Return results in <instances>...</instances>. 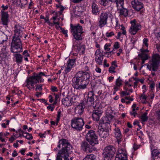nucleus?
Here are the masks:
<instances>
[{
  "instance_id": "f257e3e1",
  "label": "nucleus",
  "mask_w": 160,
  "mask_h": 160,
  "mask_svg": "<svg viewBox=\"0 0 160 160\" xmlns=\"http://www.w3.org/2000/svg\"><path fill=\"white\" fill-rule=\"evenodd\" d=\"M91 76L88 67L85 66L84 70L78 72L73 78L72 80L73 88L78 90L87 88Z\"/></svg>"
},
{
  "instance_id": "f03ea898",
  "label": "nucleus",
  "mask_w": 160,
  "mask_h": 160,
  "mask_svg": "<svg viewBox=\"0 0 160 160\" xmlns=\"http://www.w3.org/2000/svg\"><path fill=\"white\" fill-rule=\"evenodd\" d=\"M14 28L10 50L12 53L22 52L23 50L20 38L22 37L24 28L19 25H15Z\"/></svg>"
},
{
  "instance_id": "7ed1b4c3",
  "label": "nucleus",
  "mask_w": 160,
  "mask_h": 160,
  "mask_svg": "<svg viewBox=\"0 0 160 160\" xmlns=\"http://www.w3.org/2000/svg\"><path fill=\"white\" fill-rule=\"evenodd\" d=\"M58 147L61 150L58 151L56 160H68L69 153L71 152L72 147L69 141L65 139H61L58 142Z\"/></svg>"
},
{
  "instance_id": "20e7f679",
  "label": "nucleus",
  "mask_w": 160,
  "mask_h": 160,
  "mask_svg": "<svg viewBox=\"0 0 160 160\" xmlns=\"http://www.w3.org/2000/svg\"><path fill=\"white\" fill-rule=\"evenodd\" d=\"M160 64V55L158 54H153L151 60L148 63L145 64L150 71L155 72L157 71Z\"/></svg>"
},
{
  "instance_id": "39448f33",
  "label": "nucleus",
  "mask_w": 160,
  "mask_h": 160,
  "mask_svg": "<svg viewBox=\"0 0 160 160\" xmlns=\"http://www.w3.org/2000/svg\"><path fill=\"white\" fill-rule=\"evenodd\" d=\"M71 32L74 38L77 41L82 40L83 39L82 34L84 32L83 31V28L79 24L73 25L70 24Z\"/></svg>"
},
{
  "instance_id": "423d86ee",
  "label": "nucleus",
  "mask_w": 160,
  "mask_h": 160,
  "mask_svg": "<svg viewBox=\"0 0 160 160\" xmlns=\"http://www.w3.org/2000/svg\"><path fill=\"white\" fill-rule=\"evenodd\" d=\"M103 151L104 160H110L114 155L116 150L113 146L109 145L106 147Z\"/></svg>"
},
{
  "instance_id": "0eeeda50",
  "label": "nucleus",
  "mask_w": 160,
  "mask_h": 160,
  "mask_svg": "<svg viewBox=\"0 0 160 160\" xmlns=\"http://www.w3.org/2000/svg\"><path fill=\"white\" fill-rule=\"evenodd\" d=\"M84 124L83 120L82 118L74 117L71 120L72 128L77 131L82 130Z\"/></svg>"
},
{
  "instance_id": "6e6552de",
  "label": "nucleus",
  "mask_w": 160,
  "mask_h": 160,
  "mask_svg": "<svg viewBox=\"0 0 160 160\" xmlns=\"http://www.w3.org/2000/svg\"><path fill=\"white\" fill-rule=\"evenodd\" d=\"M85 137L86 140L91 146H94L98 143V136L95 132L92 130L89 131L86 134Z\"/></svg>"
},
{
  "instance_id": "1a4fd4ad",
  "label": "nucleus",
  "mask_w": 160,
  "mask_h": 160,
  "mask_svg": "<svg viewBox=\"0 0 160 160\" xmlns=\"http://www.w3.org/2000/svg\"><path fill=\"white\" fill-rule=\"evenodd\" d=\"M130 23L131 25L129 29V32L131 34L134 35L136 34L138 31L141 29L142 27L141 25L139 23H137L135 19L131 21Z\"/></svg>"
},
{
  "instance_id": "9d476101",
  "label": "nucleus",
  "mask_w": 160,
  "mask_h": 160,
  "mask_svg": "<svg viewBox=\"0 0 160 160\" xmlns=\"http://www.w3.org/2000/svg\"><path fill=\"white\" fill-rule=\"evenodd\" d=\"M108 14L107 12L102 13L98 18V26L102 28L107 23Z\"/></svg>"
},
{
  "instance_id": "9b49d317",
  "label": "nucleus",
  "mask_w": 160,
  "mask_h": 160,
  "mask_svg": "<svg viewBox=\"0 0 160 160\" xmlns=\"http://www.w3.org/2000/svg\"><path fill=\"white\" fill-rule=\"evenodd\" d=\"M126 151L124 148H120L117 152L115 160H128Z\"/></svg>"
},
{
  "instance_id": "f8f14e48",
  "label": "nucleus",
  "mask_w": 160,
  "mask_h": 160,
  "mask_svg": "<svg viewBox=\"0 0 160 160\" xmlns=\"http://www.w3.org/2000/svg\"><path fill=\"white\" fill-rule=\"evenodd\" d=\"M27 83L26 86L29 90H31L32 88H34L35 87L34 85L35 84L39 82L37 79L35 78V77L32 76H31L27 79L26 81Z\"/></svg>"
},
{
  "instance_id": "ddd939ff",
  "label": "nucleus",
  "mask_w": 160,
  "mask_h": 160,
  "mask_svg": "<svg viewBox=\"0 0 160 160\" xmlns=\"http://www.w3.org/2000/svg\"><path fill=\"white\" fill-rule=\"evenodd\" d=\"M131 4L133 8L137 11H140L144 7V5L141 0H132Z\"/></svg>"
},
{
  "instance_id": "4468645a",
  "label": "nucleus",
  "mask_w": 160,
  "mask_h": 160,
  "mask_svg": "<svg viewBox=\"0 0 160 160\" xmlns=\"http://www.w3.org/2000/svg\"><path fill=\"white\" fill-rule=\"evenodd\" d=\"M93 146L90 145L86 141H82L81 143V148L84 152L87 153L92 152L94 150Z\"/></svg>"
},
{
  "instance_id": "2eb2a0df",
  "label": "nucleus",
  "mask_w": 160,
  "mask_h": 160,
  "mask_svg": "<svg viewBox=\"0 0 160 160\" xmlns=\"http://www.w3.org/2000/svg\"><path fill=\"white\" fill-rule=\"evenodd\" d=\"M1 19L2 23L4 25H7L8 24L9 16L8 12L1 11Z\"/></svg>"
},
{
  "instance_id": "dca6fc26",
  "label": "nucleus",
  "mask_w": 160,
  "mask_h": 160,
  "mask_svg": "<svg viewBox=\"0 0 160 160\" xmlns=\"http://www.w3.org/2000/svg\"><path fill=\"white\" fill-rule=\"evenodd\" d=\"M75 60L74 59H69L67 62L68 65L64 70L65 73L69 72L72 68L75 62Z\"/></svg>"
},
{
  "instance_id": "f3484780",
  "label": "nucleus",
  "mask_w": 160,
  "mask_h": 160,
  "mask_svg": "<svg viewBox=\"0 0 160 160\" xmlns=\"http://www.w3.org/2000/svg\"><path fill=\"white\" fill-rule=\"evenodd\" d=\"M97 52V50L96 52V56L95 60L97 64L101 65L102 64L103 58V57L104 55H103L102 53L101 54L100 52H99V53L97 54L96 53Z\"/></svg>"
},
{
  "instance_id": "a211bd4d",
  "label": "nucleus",
  "mask_w": 160,
  "mask_h": 160,
  "mask_svg": "<svg viewBox=\"0 0 160 160\" xmlns=\"http://www.w3.org/2000/svg\"><path fill=\"white\" fill-rule=\"evenodd\" d=\"M115 137L117 138L118 143L120 142V139L122 137V135L120 129L118 127H116L114 129Z\"/></svg>"
},
{
  "instance_id": "6ab92c4d",
  "label": "nucleus",
  "mask_w": 160,
  "mask_h": 160,
  "mask_svg": "<svg viewBox=\"0 0 160 160\" xmlns=\"http://www.w3.org/2000/svg\"><path fill=\"white\" fill-rule=\"evenodd\" d=\"M92 11L94 15H98L99 13L98 6L94 2H93L91 6Z\"/></svg>"
},
{
  "instance_id": "aec40b11",
  "label": "nucleus",
  "mask_w": 160,
  "mask_h": 160,
  "mask_svg": "<svg viewBox=\"0 0 160 160\" xmlns=\"http://www.w3.org/2000/svg\"><path fill=\"white\" fill-rule=\"evenodd\" d=\"M85 108L84 103H81L75 108V111H77L79 114H82Z\"/></svg>"
},
{
  "instance_id": "412c9836",
  "label": "nucleus",
  "mask_w": 160,
  "mask_h": 160,
  "mask_svg": "<svg viewBox=\"0 0 160 160\" xmlns=\"http://www.w3.org/2000/svg\"><path fill=\"white\" fill-rule=\"evenodd\" d=\"M99 136L101 138H105L109 135V133L108 131H104L102 128L98 131Z\"/></svg>"
},
{
  "instance_id": "4be33fe9",
  "label": "nucleus",
  "mask_w": 160,
  "mask_h": 160,
  "mask_svg": "<svg viewBox=\"0 0 160 160\" xmlns=\"http://www.w3.org/2000/svg\"><path fill=\"white\" fill-rule=\"evenodd\" d=\"M20 52L16 53V54L13 55L14 57L15 58L16 62L18 63H21L23 60L22 56L19 53Z\"/></svg>"
},
{
  "instance_id": "5701e85b",
  "label": "nucleus",
  "mask_w": 160,
  "mask_h": 160,
  "mask_svg": "<svg viewBox=\"0 0 160 160\" xmlns=\"http://www.w3.org/2000/svg\"><path fill=\"white\" fill-rule=\"evenodd\" d=\"M7 54L6 53L3 52L0 53V64H6V60Z\"/></svg>"
},
{
  "instance_id": "b1692460",
  "label": "nucleus",
  "mask_w": 160,
  "mask_h": 160,
  "mask_svg": "<svg viewBox=\"0 0 160 160\" xmlns=\"http://www.w3.org/2000/svg\"><path fill=\"white\" fill-rule=\"evenodd\" d=\"M121 8L120 9H118V10L119 11L120 15H123L126 17L128 15V11L127 9L124 8L123 5L120 6Z\"/></svg>"
},
{
  "instance_id": "393cba45",
  "label": "nucleus",
  "mask_w": 160,
  "mask_h": 160,
  "mask_svg": "<svg viewBox=\"0 0 160 160\" xmlns=\"http://www.w3.org/2000/svg\"><path fill=\"white\" fill-rule=\"evenodd\" d=\"M8 39L7 36L3 32L0 31V44L2 43Z\"/></svg>"
},
{
  "instance_id": "a878e982",
  "label": "nucleus",
  "mask_w": 160,
  "mask_h": 160,
  "mask_svg": "<svg viewBox=\"0 0 160 160\" xmlns=\"http://www.w3.org/2000/svg\"><path fill=\"white\" fill-rule=\"evenodd\" d=\"M62 102V104L65 106H68L71 105V100H69V98L68 97L63 98Z\"/></svg>"
},
{
  "instance_id": "bb28decb",
  "label": "nucleus",
  "mask_w": 160,
  "mask_h": 160,
  "mask_svg": "<svg viewBox=\"0 0 160 160\" xmlns=\"http://www.w3.org/2000/svg\"><path fill=\"white\" fill-rule=\"evenodd\" d=\"M112 3H115L118 9L119 6H122L123 5L124 0H112L111 1Z\"/></svg>"
},
{
  "instance_id": "cd10ccee",
  "label": "nucleus",
  "mask_w": 160,
  "mask_h": 160,
  "mask_svg": "<svg viewBox=\"0 0 160 160\" xmlns=\"http://www.w3.org/2000/svg\"><path fill=\"white\" fill-rule=\"evenodd\" d=\"M96 100L94 98H87L86 104L88 106H92L93 107L95 106L94 104Z\"/></svg>"
},
{
  "instance_id": "c85d7f7f",
  "label": "nucleus",
  "mask_w": 160,
  "mask_h": 160,
  "mask_svg": "<svg viewBox=\"0 0 160 160\" xmlns=\"http://www.w3.org/2000/svg\"><path fill=\"white\" fill-rule=\"evenodd\" d=\"M160 154V152L157 149H154L152 151L151 155L152 158H158L159 155Z\"/></svg>"
},
{
  "instance_id": "c756f323",
  "label": "nucleus",
  "mask_w": 160,
  "mask_h": 160,
  "mask_svg": "<svg viewBox=\"0 0 160 160\" xmlns=\"http://www.w3.org/2000/svg\"><path fill=\"white\" fill-rule=\"evenodd\" d=\"M96 156L92 154L87 155L83 159V160H96Z\"/></svg>"
},
{
  "instance_id": "7c9ffc66",
  "label": "nucleus",
  "mask_w": 160,
  "mask_h": 160,
  "mask_svg": "<svg viewBox=\"0 0 160 160\" xmlns=\"http://www.w3.org/2000/svg\"><path fill=\"white\" fill-rule=\"evenodd\" d=\"M112 0H101L99 2V3L104 6H106L109 5L110 2Z\"/></svg>"
},
{
  "instance_id": "2f4dec72",
  "label": "nucleus",
  "mask_w": 160,
  "mask_h": 160,
  "mask_svg": "<svg viewBox=\"0 0 160 160\" xmlns=\"http://www.w3.org/2000/svg\"><path fill=\"white\" fill-rule=\"evenodd\" d=\"M147 115L148 113L147 112H145L141 116L140 118L143 122H145L148 120V117Z\"/></svg>"
},
{
  "instance_id": "473e14b6",
  "label": "nucleus",
  "mask_w": 160,
  "mask_h": 160,
  "mask_svg": "<svg viewBox=\"0 0 160 160\" xmlns=\"http://www.w3.org/2000/svg\"><path fill=\"white\" fill-rule=\"evenodd\" d=\"M138 56L141 58V59H144L147 60L149 58V56L148 54L146 53H140L138 54Z\"/></svg>"
},
{
  "instance_id": "72a5a7b5",
  "label": "nucleus",
  "mask_w": 160,
  "mask_h": 160,
  "mask_svg": "<svg viewBox=\"0 0 160 160\" xmlns=\"http://www.w3.org/2000/svg\"><path fill=\"white\" fill-rule=\"evenodd\" d=\"M101 123L104 124L108 122H110L108 118L106 116L102 117L100 120Z\"/></svg>"
},
{
  "instance_id": "f704fd0d",
  "label": "nucleus",
  "mask_w": 160,
  "mask_h": 160,
  "mask_svg": "<svg viewBox=\"0 0 160 160\" xmlns=\"http://www.w3.org/2000/svg\"><path fill=\"white\" fill-rule=\"evenodd\" d=\"M120 77H119L116 79L115 82V85L121 87L122 84V81L120 78Z\"/></svg>"
},
{
  "instance_id": "c9c22d12",
  "label": "nucleus",
  "mask_w": 160,
  "mask_h": 160,
  "mask_svg": "<svg viewBox=\"0 0 160 160\" xmlns=\"http://www.w3.org/2000/svg\"><path fill=\"white\" fill-rule=\"evenodd\" d=\"M41 75L46 76V75L43 72H41L39 74H37L36 75H33L32 76L35 77V78L37 79L39 81V80L41 77Z\"/></svg>"
},
{
  "instance_id": "e433bc0d",
  "label": "nucleus",
  "mask_w": 160,
  "mask_h": 160,
  "mask_svg": "<svg viewBox=\"0 0 160 160\" xmlns=\"http://www.w3.org/2000/svg\"><path fill=\"white\" fill-rule=\"evenodd\" d=\"M96 97L95 96L93 91H89L88 94L87 98H94V97Z\"/></svg>"
},
{
  "instance_id": "4c0bfd02",
  "label": "nucleus",
  "mask_w": 160,
  "mask_h": 160,
  "mask_svg": "<svg viewBox=\"0 0 160 160\" xmlns=\"http://www.w3.org/2000/svg\"><path fill=\"white\" fill-rule=\"evenodd\" d=\"M36 88L35 89V90L36 91H41L42 90V87L43 85L42 84H36L35 85Z\"/></svg>"
},
{
  "instance_id": "58836bf2",
  "label": "nucleus",
  "mask_w": 160,
  "mask_h": 160,
  "mask_svg": "<svg viewBox=\"0 0 160 160\" xmlns=\"http://www.w3.org/2000/svg\"><path fill=\"white\" fill-rule=\"evenodd\" d=\"M25 133L27 134L25 136L23 135L22 136L23 137H24L27 139L29 140H31L33 139V137L31 134L28 132H26Z\"/></svg>"
},
{
  "instance_id": "ea45409f",
  "label": "nucleus",
  "mask_w": 160,
  "mask_h": 160,
  "mask_svg": "<svg viewBox=\"0 0 160 160\" xmlns=\"http://www.w3.org/2000/svg\"><path fill=\"white\" fill-rule=\"evenodd\" d=\"M100 116H98L95 114H92V118L93 120L96 121H98L100 119Z\"/></svg>"
},
{
  "instance_id": "a19ab883",
  "label": "nucleus",
  "mask_w": 160,
  "mask_h": 160,
  "mask_svg": "<svg viewBox=\"0 0 160 160\" xmlns=\"http://www.w3.org/2000/svg\"><path fill=\"white\" fill-rule=\"evenodd\" d=\"M106 116L108 118V120H109L110 122L114 118V116L110 114L108 112H106Z\"/></svg>"
},
{
  "instance_id": "79ce46f5",
  "label": "nucleus",
  "mask_w": 160,
  "mask_h": 160,
  "mask_svg": "<svg viewBox=\"0 0 160 160\" xmlns=\"http://www.w3.org/2000/svg\"><path fill=\"white\" fill-rule=\"evenodd\" d=\"M102 113L101 111H99L98 110H95L93 111L92 114H96L98 116H101V114Z\"/></svg>"
},
{
  "instance_id": "37998d69",
  "label": "nucleus",
  "mask_w": 160,
  "mask_h": 160,
  "mask_svg": "<svg viewBox=\"0 0 160 160\" xmlns=\"http://www.w3.org/2000/svg\"><path fill=\"white\" fill-rule=\"evenodd\" d=\"M115 68H116L115 67L111 66L109 68L108 71L110 73H112L115 72Z\"/></svg>"
},
{
  "instance_id": "c03bdc74",
  "label": "nucleus",
  "mask_w": 160,
  "mask_h": 160,
  "mask_svg": "<svg viewBox=\"0 0 160 160\" xmlns=\"http://www.w3.org/2000/svg\"><path fill=\"white\" fill-rule=\"evenodd\" d=\"M148 39L147 38H144L143 40V44L145 46L146 48H148Z\"/></svg>"
},
{
  "instance_id": "a18cd8bd",
  "label": "nucleus",
  "mask_w": 160,
  "mask_h": 160,
  "mask_svg": "<svg viewBox=\"0 0 160 160\" xmlns=\"http://www.w3.org/2000/svg\"><path fill=\"white\" fill-rule=\"evenodd\" d=\"M56 7L57 8H61V9L60 10V14H62V11L64 9L63 7V6L62 5L60 4H59V5L57 4L56 5Z\"/></svg>"
},
{
  "instance_id": "49530a36",
  "label": "nucleus",
  "mask_w": 160,
  "mask_h": 160,
  "mask_svg": "<svg viewBox=\"0 0 160 160\" xmlns=\"http://www.w3.org/2000/svg\"><path fill=\"white\" fill-rule=\"evenodd\" d=\"M133 124L134 125H137L138 126V127H139V128L137 129V131H139L140 129H141L142 128V127L141 125L139 124V122L138 121H134L133 123Z\"/></svg>"
},
{
  "instance_id": "de8ad7c7",
  "label": "nucleus",
  "mask_w": 160,
  "mask_h": 160,
  "mask_svg": "<svg viewBox=\"0 0 160 160\" xmlns=\"http://www.w3.org/2000/svg\"><path fill=\"white\" fill-rule=\"evenodd\" d=\"M106 35L107 37H110L112 36H114V33L113 32H108L106 33Z\"/></svg>"
},
{
  "instance_id": "09e8293b",
  "label": "nucleus",
  "mask_w": 160,
  "mask_h": 160,
  "mask_svg": "<svg viewBox=\"0 0 160 160\" xmlns=\"http://www.w3.org/2000/svg\"><path fill=\"white\" fill-rule=\"evenodd\" d=\"M119 48V43L118 42H115L114 45V49H117Z\"/></svg>"
},
{
  "instance_id": "8fccbe9b",
  "label": "nucleus",
  "mask_w": 160,
  "mask_h": 160,
  "mask_svg": "<svg viewBox=\"0 0 160 160\" xmlns=\"http://www.w3.org/2000/svg\"><path fill=\"white\" fill-rule=\"evenodd\" d=\"M110 122H107L104 124V125H105L106 127L105 128L106 130L108 131V129L110 128Z\"/></svg>"
},
{
  "instance_id": "3c124183",
  "label": "nucleus",
  "mask_w": 160,
  "mask_h": 160,
  "mask_svg": "<svg viewBox=\"0 0 160 160\" xmlns=\"http://www.w3.org/2000/svg\"><path fill=\"white\" fill-rule=\"evenodd\" d=\"M157 120L160 123V110H159L157 111Z\"/></svg>"
},
{
  "instance_id": "603ef678",
  "label": "nucleus",
  "mask_w": 160,
  "mask_h": 160,
  "mask_svg": "<svg viewBox=\"0 0 160 160\" xmlns=\"http://www.w3.org/2000/svg\"><path fill=\"white\" fill-rule=\"evenodd\" d=\"M22 54L25 57H29L30 54L28 53L27 50H25L22 53Z\"/></svg>"
},
{
  "instance_id": "864d4df0",
  "label": "nucleus",
  "mask_w": 160,
  "mask_h": 160,
  "mask_svg": "<svg viewBox=\"0 0 160 160\" xmlns=\"http://www.w3.org/2000/svg\"><path fill=\"white\" fill-rule=\"evenodd\" d=\"M140 51L141 52V53H145L146 52H149V50H148V49H144L142 48L140 49Z\"/></svg>"
},
{
  "instance_id": "5fc2aeb1",
  "label": "nucleus",
  "mask_w": 160,
  "mask_h": 160,
  "mask_svg": "<svg viewBox=\"0 0 160 160\" xmlns=\"http://www.w3.org/2000/svg\"><path fill=\"white\" fill-rule=\"evenodd\" d=\"M121 94L122 95V96L129 95L130 94V93L129 92H127V91H122L121 92Z\"/></svg>"
},
{
  "instance_id": "6e6d98bb",
  "label": "nucleus",
  "mask_w": 160,
  "mask_h": 160,
  "mask_svg": "<svg viewBox=\"0 0 160 160\" xmlns=\"http://www.w3.org/2000/svg\"><path fill=\"white\" fill-rule=\"evenodd\" d=\"M51 90L53 92H57L58 91L57 87L53 86L51 87Z\"/></svg>"
},
{
  "instance_id": "4d7b16f0",
  "label": "nucleus",
  "mask_w": 160,
  "mask_h": 160,
  "mask_svg": "<svg viewBox=\"0 0 160 160\" xmlns=\"http://www.w3.org/2000/svg\"><path fill=\"white\" fill-rule=\"evenodd\" d=\"M58 27L61 28L62 30V32L64 34H66L68 33V31L67 30H65L63 28L61 27L60 26H59Z\"/></svg>"
},
{
  "instance_id": "13d9d810",
  "label": "nucleus",
  "mask_w": 160,
  "mask_h": 160,
  "mask_svg": "<svg viewBox=\"0 0 160 160\" xmlns=\"http://www.w3.org/2000/svg\"><path fill=\"white\" fill-rule=\"evenodd\" d=\"M107 60L106 59H105L104 60L103 62V65L104 67H108L109 66V65L108 63H107Z\"/></svg>"
},
{
  "instance_id": "bf43d9fd",
  "label": "nucleus",
  "mask_w": 160,
  "mask_h": 160,
  "mask_svg": "<svg viewBox=\"0 0 160 160\" xmlns=\"http://www.w3.org/2000/svg\"><path fill=\"white\" fill-rule=\"evenodd\" d=\"M140 147V145H136V144H134L133 145V148L134 150H136L137 149L139 148Z\"/></svg>"
},
{
  "instance_id": "052dcab7",
  "label": "nucleus",
  "mask_w": 160,
  "mask_h": 160,
  "mask_svg": "<svg viewBox=\"0 0 160 160\" xmlns=\"http://www.w3.org/2000/svg\"><path fill=\"white\" fill-rule=\"evenodd\" d=\"M155 84L153 83H151L150 85V87L151 90H153L154 88Z\"/></svg>"
},
{
  "instance_id": "680f3d73",
  "label": "nucleus",
  "mask_w": 160,
  "mask_h": 160,
  "mask_svg": "<svg viewBox=\"0 0 160 160\" xmlns=\"http://www.w3.org/2000/svg\"><path fill=\"white\" fill-rule=\"evenodd\" d=\"M18 153L16 150L13 151V152L12 154V156L13 157H15L18 155Z\"/></svg>"
},
{
  "instance_id": "e2e57ef3",
  "label": "nucleus",
  "mask_w": 160,
  "mask_h": 160,
  "mask_svg": "<svg viewBox=\"0 0 160 160\" xmlns=\"http://www.w3.org/2000/svg\"><path fill=\"white\" fill-rule=\"evenodd\" d=\"M60 95V94H56L55 95V100L58 102V99L59 98Z\"/></svg>"
},
{
  "instance_id": "0e129e2a",
  "label": "nucleus",
  "mask_w": 160,
  "mask_h": 160,
  "mask_svg": "<svg viewBox=\"0 0 160 160\" xmlns=\"http://www.w3.org/2000/svg\"><path fill=\"white\" fill-rule=\"evenodd\" d=\"M1 7L3 10H5L8 8V7L7 5L5 6L3 4L2 5Z\"/></svg>"
},
{
  "instance_id": "69168bd1",
  "label": "nucleus",
  "mask_w": 160,
  "mask_h": 160,
  "mask_svg": "<svg viewBox=\"0 0 160 160\" xmlns=\"http://www.w3.org/2000/svg\"><path fill=\"white\" fill-rule=\"evenodd\" d=\"M140 98L146 100L147 97L145 95L143 94L141 96Z\"/></svg>"
},
{
  "instance_id": "338daca9",
  "label": "nucleus",
  "mask_w": 160,
  "mask_h": 160,
  "mask_svg": "<svg viewBox=\"0 0 160 160\" xmlns=\"http://www.w3.org/2000/svg\"><path fill=\"white\" fill-rule=\"evenodd\" d=\"M112 65L114 66L115 68L118 67V66L116 64V62L115 61H113L112 62Z\"/></svg>"
},
{
  "instance_id": "774afa93",
  "label": "nucleus",
  "mask_w": 160,
  "mask_h": 160,
  "mask_svg": "<svg viewBox=\"0 0 160 160\" xmlns=\"http://www.w3.org/2000/svg\"><path fill=\"white\" fill-rule=\"evenodd\" d=\"M156 48L157 49L158 51L160 52V44H156Z\"/></svg>"
}]
</instances>
